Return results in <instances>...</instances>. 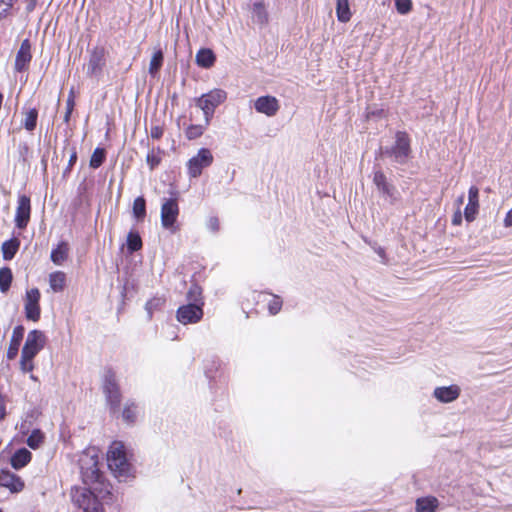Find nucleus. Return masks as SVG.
Listing matches in <instances>:
<instances>
[{
	"instance_id": "obj_36",
	"label": "nucleus",
	"mask_w": 512,
	"mask_h": 512,
	"mask_svg": "<svg viewBox=\"0 0 512 512\" xmlns=\"http://www.w3.org/2000/svg\"><path fill=\"white\" fill-rule=\"evenodd\" d=\"M105 159L106 150L104 148L97 147L90 158L89 165L91 168L97 169L104 163Z\"/></svg>"
},
{
	"instance_id": "obj_20",
	"label": "nucleus",
	"mask_w": 512,
	"mask_h": 512,
	"mask_svg": "<svg viewBox=\"0 0 512 512\" xmlns=\"http://www.w3.org/2000/svg\"><path fill=\"white\" fill-rule=\"evenodd\" d=\"M216 61V55L210 48H201L195 56L196 64L204 69L211 68Z\"/></svg>"
},
{
	"instance_id": "obj_26",
	"label": "nucleus",
	"mask_w": 512,
	"mask_h": 512,
	"mask_svg": "<svg viewBox=\"0 0 512 512\" xmlns=\"http://www.w3.org/2000/svg\"><path fill=\"white\" fill-rule=\"evenodd\" d=\"M66 284V274L62 271H55L49 275V285L54 292L64 290Z\"/></svg>"
},
{
	"instance_id": "obj_57",
	"label": "nucleus",
	"mask_w": 512,
	"mask_h": 512,
	"mask_svg": "<svg viewBox=\"0 0 512 512\" xmlns=\"http://www.w3.org/2000/svg\"><path fill=\"white\" fill-rule=\"evenodd\" d=\"M24 429L29 430V427L25 426V423H22L21 430L24 432Z\"/></svg>"
},
{
	"instance_id": "obj_12",
	"label": "nucleus",
	"mask_w": 512,
	"mask_h": 512,
	"mask_svg": "<svg viewBox=\"0 0 512 512\" xmlns=\"http://www.w3.org/2000/svg\"><path fill=\"white\" fill-rule=\"evenodd\" d=\"M40 297L41 295L38 288H32L26 291L24 311L27 320L37 322L40 319Z\"/></svg>"
},
{
	"instance_id": "obj_6",
	"label": "nucleus",
	"mask_w": 512,
	"mask_h": 512,
	"mask_svg": "<svg viewBox=\"0 0 512 512\" xmlns=\"http://www.w3.org/2000/svg\"><path fill=\"white\" fill-rule=\"evenodd\" d=\"M103 392L112 410H117L121 403V392L117 383L116 374L111 369L105 370L103 376Z\"/></svg>"
},
{
	"instance_id": "obj_49",
	"label": "nucleus",
	"mask_w": 512,
	"mask_h": 512,
	"mask_svg": "<svg viewBox=\"0 0 512 512\" xmlns=\"http://www.w3.org/2000/svg\"><path fill=\"white\" fill-rule=\"evenodd\" d=\"M76 161H77V151L75 148H73L72 153L70 154L68 165H67L66 169L64 170V176L66 174L70 173V171H71L72 167L74 166V164L76 163Z\"/></svg>"
},
{
	"instance_id": "obj_43",
	"label": "nucleus",
	"mask_w": 512,
	"mask_h": 512,
	"mask_svg": "<svg viewBox=\"0 0 512 512\" xmlns=\"http://www.w3.org/2000/svg\"><path fill=\"white\" fill-rule=\"evenodd\" d=\"M33 360H34V358H32V357L26 358V357H24V355L21 354L20 369L23 373H28V372L33 371V369H34Z\"/></svg>"
},
{
	"instance_id": "obj_19",
	"label": "nucleus",
	"mask_w": 512,
	"mask_h": 512,
	"mask_svg": "<svg viewBox=\"0 0 512 512\" xmlns=\"http://www.w3.org/2000/svg\"><path fill=\"white\" fill-rule=\"evenodd\" d=\"M24 333H25V328L23 325H17L16 327H14L12 336L10 339V344H9V347L7 350V358L9 360H12L17 356L19 347H20L21 342L24 337Z\"/></svg>"
},
{
	"instance_id": "obj_32",
	"label": "nucleus",
	"mask_w": 512,
	"mask_h": 512,
	"mask_svg": "<svg viewBox=\"0 0 512 512\" xmlns=\"http://www.w3.org/2000/svg\"><path fill=\"white\" fill-rule=\"evenodd\" d=\"M165 302L166 300L164 297H153L146 302L145 310L147 312L148 320L152 319L153 313L160 310L164 306Z\"/></svg>"
},
{
	"instance_id": "obj_53",
	"label": "nucleus",
	"mask_w": 512,
	"mask_h": 512,
	"mask_svg": "<svg viewBox=\"0 0 512 512\" xmlns=\"http://www.w3.org/2000/svg\"><path fill=\"white\" fill-rule=\"evenodd\" d=\"M461 222H462V214H461L460 209L458 208V210L454 213V215L452 217V224L460 225Z\"/></svg>"
},
{
	"instance_id": "obj_24",
	"label": "nucleus",
	"mask_w": 512,
	"mask_h": 512,
	"mask_svg": "<svg viewBox=\"0 0 512 512\" xmlns=\"http://www.w3.org/2000/svg\"><path fill=\"white\" fill-rule=\"evenodd\" d=\"M69 253L68 243L61 241L56 248L51 251V261L56 265H61L67 258Z\"/></svg>"
},
{
	"instance_id": "obj_41",
	"label": "nucleus",
	"mask_w": 512,
	"mask_h": 512,
	"mask_svg": "<svg viewBox=\"0 0 512 512\" xmlns=\"http://www.w3.org/2000/svg\"><path fill=\"white\" fill-rule=\"evenodd\" d=\"M395 7L398 13L405 15L409 13L412 9V1L411 0H394Z\"/></svg>"
},
{
	"instance_id": "obj_23",
	"label": "nucleus",
	"mask_w": 512,
	"mask_h": 512,
	"mask_svg": "<svg viewBox=\"0 0 512 512\" xmlns=\"http://www.w3.org/2000/svg\"><path fill=\"white\" fill-rule=\"evenodd\" d=\"M19 247L20 240L16 237L4 241L1 245L3 259L6 261L12 260L17 254Z\"/></svg>"
},
{
	"instance_id": "obj_60",
	"label": "nucleus",
	"mask_w": 512,
	"mask_h": 512,
	"mask_svg": "<svg viewBox=\"0 0 512 512\" xmlns=\"http://www.w3.org/2000/svg\"><path fill=\"white\" fill-rule=\"evenodd\" d=\"M0 512H3L2 509H0Z\"/></svg>"
},
{
	"instance_id": "obj_40",
	"label": "nucleus",
	"mask_w": 512,
	"mask_h": 512,
	"mask_svg": "<svg viewBox=\"0 0 512 512\" xmlns=\"http://www.w3.org/2000/svg\"><path fill=\"white\" fill-rule=\"evenodd\" d=\"M124 421L134 423L136 420V406L134 403L126 404L122 413Z\"/></svg>"
},
{
	"instance_id": "obj_56",
	"label": "nucleus",
	"mask_w": 512,
	"mask_h": 512,
	"mask_svg": "<svg viewBox=\"0 0 512 512\" xmlns=\"http://www.w3.org/2000/svg\"><path fill=\"white\" fill-rule=\"evenodd\" d=\"M463 201H464V195H461L460 197H458L457 202L459 205L462 204Z\"/></svg>"
},
{
	"instance_id": "obj_59",
	"label": "nucleus",
	"mask_w": 512,
	"mask_h": 512,
	"mask_svg": "<svg viewBox=\"0 0 512 512\" xmlns=\"http://www.w3.org/2000/svg\"><path fill=\"white\" fill-rule=\"evenodd\" d=\"M30 378L35 381L37 380V377H35L33 374L30 376Z\"/></svg>"
},
{
	"instance_id": "obj_54",
	"label": "nucleus",
	"mask_w": 512,
	"mask_h": 512,
	"mask_svg": "<svg viewBox=\"0 0 512 512\" xmlns=\"http://www.w3.org/2000/svg\"><path fill=\"white\" fill-rule=\"evenodd\" d=\"M504 226L512 227V208L506 213L504 218Z\"/></svg>"
},
{
	"instance_id": "obj_13",
	"label": "nucleus",
	"mask_w": 512,
	"mask_h": 512,
	"mask_svg": "<svg viewBox=\"0 0 512 512\" xmlns=\"http://www.w3.org/2000/svg\"><path fill=\"white\" fill-rule=\"evenodd\" d=\"M177 320L186 325L199 322L203 317V309L200 304L188 303L177 309Z\"/></svg>"
},
{
	"instance_id": "obj_34",
	"label": "nucleus",
	"mask_w": 512,
	"mask_h": 512,
	"mask_svg": "<svg viewBox=\"0 0 512 512\" xmlns=\"http://www.w3.org/2000/svg\"><path fill=\"white\" fill-rule=\"evenodd\" d=\"M142 248V239L138 232L130 231L127 235V249L134 253Z\"/></svg>"
},
{
	"instance_id": "obj_3",
	"label": "nucleus",
	"mask_w": 512,
	"mask_h": 512,
	"mask_svg": "<svg viewBox=\"0 0 512 512\" xmlns=\"http://www.w3.org/2000/svg\"><path fill=\"white\" fill-rule=\"evenodd\" d=\"M83 483L88 487L104 485V476L98 468V455H84L79 460Z\"/></svg>"
},
{
	"instance_id": "obj_35",
	"label": "nucleus",
	"mask_w": 512,
	"mask_h": 512,
	"mask_svg": "<svg viewBox=\"0 0 512 512\" xmlns=\"http://www.w3.org/2000/svg\"><path fill=\"white\" fill-rule=\"evenodd\" d=\"M187 300L189 301V303H196V304H200L201 307L203 306V302H202V288L196 284V283H193L188 292H187Z\"/></svg>"
},
{
	"instance_id": "obj_21",
	"label": "nucleus",
	"mask_w": 512,
	"mask_h": 512,
	"mask_svg": "<svg viewBox=\"0 0 512 512\" xmlns=\"http://www.w3.org/2000/svg\"><path fill=\"white\" fill-rule=\"evenodd\" d=\"M32 459V453L26 448H20L11 456V466L19 470L25 467Z\"/></svg>"
},
{
	"instance_id": "obj_15",
	"label": "nucleus",
	"mask_w": 512,
	"mask_h": 512,
	"mask_svg": "<svg viewBox=\"0 0 512 512\" xmlns=\"http://www.w3.org/2000/svg\"><path fill=\"white\" fill-rule=\"evenodd\" d=\"M254 108L258 113L273 117L280 109L279 101L276 97L265 95L258 97L254 102Z\"/></svg>"
},
{
	"instance_id": "obj_25",
	"label": "nucleus",
	"mask_w": 512,
	"mask_h": 512,
	"mask_svg": "<svg viewBox=\"0 0 512 512\" xmlns=\"http://www.w3.org/2000/svg\"><path fill=\"white\" fill-rule=\"evenodd\" d=\"M438 504L439 502L435 497L419 498L416 501V512H435Z\"/></svg>"
},
{
	"instance_id": "obj_14",
	"label": "nucleus",
	"mask_w": 512,
	"mask_h": 512,
	"mask_svg": "<svg viewBox=\"0 0 512 512\" xmlns=\"http://www.w3.org/2000/svg\"><path fill=\"white\" fill-rule=\"evenodd\" d=\"M31 215V199L29 196L22 194L18 196L17 207L15 213V226L18 229H25L30 221Z\"/></svg>"
},
{
	"instance_id": "obj_45",
	"label": "nucleus",
	"mask_w": 512,
	"mask_h": 512,
	"mask_svg": "<svg viewBox=\"0 0 512 512\" xmlns=\"http://www.w3.org/2000/svg\"><path fill=\"white\" fill-rule=\"evenodd\" d=\"M15 0H0V18L7 15Z\"/></svg>"
},
{
	"instance_id": "obj_37",
	"label": "nucleus",
	"mask_w": 512,
	"mask_h": 512,
	"mask_svg": "<svg viewBox=\"0 0 512 512\" xmlns=\"http://www.w3.org/2000/svg\"><path fill=\"white\" fill-rule=\"evenodd\" d=\"M208 125L191 124L185 130V135L189 140H195L201 137Z\"/></svg>"
},
{
	"instance_id": "obj_42",
	"label": "nucleus",
	"mask_w": 512,
	"mask_h": 512,
	"mask_svg": "<svg viewBox=\"0 0 512 512\" xmlns=\"http://www.w3.org/2000/svg\"><path fill=\"white\" fill-rule=\"evenodd\" d=\"M282 308V300L279 296L274 295L268 303V310L271 315H276Z\"/></svg>"
},
{
	"instance_id": "obj_31",
	"label": "nucleus",
	"mask_w": 512,
	"mask_h": 512,
	"mask_svg": "<svg viewBox=\"0 0 512 512\" xmlns=\"http://www.w3.org/2000/svg\"><path fill=\"white\" fill-rule=\"evenodd\" d=\"M37 120H38V110L36 108L28 109L25 112V117L22 121L23 127L29 131L32 132L35 130L37 126Z\"/></svg>"
},
{
	"instance_id": "obj_29",
	"label": "nucleus",
	"mask_w": 512,
	"mask_h": 512,
	"mask_svg": "<svg viewBox=\"0 0 512 512\" xmlns=\"http://www.w3.org/2000/svg\"><path fill=\"white\" fill-rule=\"evenodd\" d=\"M164 62V54L161 49L155 51L151 57L149 64V73L151 76H156L160 71Z\"/></svg>"
},
{
	"instance_id": "obj_1",
	"label": "nucleus",
	"mask_w": 512,
	"mask_h": 512,
	"mask_svg": "<svg viewBox=\"0 0 512 512\" xmlns=\"http://www.w3.org/2000/svg\"><path fill=\"white\" fill-rule=\"evenodd\" d=\"M382 155L390 157L397 164L404 165L412 154L411 139L405 131H397L391 147L380 148Z\"/></svg>"
},
{
	"instance_id": "obj_17",
	"label": "nucleus",
	"mask_w": 512,
	"mask_h": 512,
	"mask_svg": "<svg viewBox=\"0 0 512 512\" xmlns=\"http://www.w3.org/2000/svg\"><path fill=\"white\" fill-rule=\"evenodd\" d=\"M32 59L31 55V43L29 39H25L22 41L20 48L16 54L15 59V70L17 72H23L27 70L29 63Z\"/></svg>"
},
{
	"instance_id": "obj_18",
	"label": "nucleus",
	"mask_w": 512,
	"mask_h": 512,
	"mask_svg": "<svg viewBox=\"0 0 512 512\" xmlns=\"http://www.w3.org/2000/svg\"><path fill=\"white\" fill-rule=\"evenodd\" d=\"M434 397L442 403H450L460 395V388L457 385L442 386L435 388Z\"/></svg>"
},
{
	"instance_id": "obj_5",
	"label": "nucleus",
	"mask_w": 512,
	"mask_h": 512,
	"mask_svg": "<svg viewBox=\"0 0 512 512\" xmlns=\"http://www.w3.org/2000/svg\"><path fill=\"white\" fill-rule=\"evenodd\" d=\"M226 98V91L222 89H213L196 99V106H198L203 111L206 125H209L214 115L215 109L220 104H222Z\"/></svg>"
},
{
	"instance_id": "obj_46",
	"label": "nucleus",
	"mask_w": 512,
	"mask_h": 512,
	"mask_svg": "<svg viewBox=\"0 0 512 512\" xmlns=\"http://www.w3.org/2000/svg\"><path fill=\"white\" fill-rule=\"evenodd\" d=\"M207 228L214 233L218 232L220 229L219 219L215 216L210 217L207 221Z\"/></svg>"
},
{
	"instance_id": "obj_10",
	"label": "nucleus",
	"mask_w": 512,
	"mask_h": 512,
	"mask_svg": "<svg viewBox=\"0 0 512 512\" xmlns=\"http://www.w3.org/2000/svg\"><path fill=\"white\" fill-rule=\"evenodd\" d=\"M105 48L95 46L89 52V60L87 63L86 74L88 77L98 78L106 65Z\"/></svg>"
},
{
	"instance_id": "obj_51",
	"label": "nucleus",
	"mask_w": 512,
	"mask_h": 512,
	"mask_svg": "<svg viewBox=\"0 0 512 512\" xmlns=\"http://www.w3.org/2000/svg\"><path fill=\"white\" fill-rule=\"evenodd\" d=\"M218 366H219V361L218 360H212V366L209 368L208 366H206V369H205V374L208 378H213V370H217L218 369Z\"/></svg>"
},
{
	"instance_id": "obj_39",
	"label": "nucleus",
	"mask_w": 512,
	"mask_h": 512,
	"mask_svg": "<svg viewBox=\"0 0 512 512\" xmlns=\"http://www.w3.org/2000/svg\"><path fill=\"white\" fill-rule=\"evenodd\" d=\"M479 203L469 202L464 209V216L467 222L474 221L476 214L478 213Z\"/></svg>"
},
{
	"instance_id": "obj_28",
	"label": "nucleus",
	"mask_w": 512,
	"mask_h": 512,
	"mask_svg": "<svg viewBox=\"0 0 512 512\" xmlns=\"http://www.w3.org/2000/svg\"><path fill=\"white\" fill-rule=\"evenodd\" d=\"M133 217L137 221H143L146 217V200L143 196L135 198L132 207Z\"/></svg>"
},
{
	"instance_id": "obj_38",
	"label": "nucleus",
	"mask_w": 512,
	"mask_h": 512,
	"mask_svg": "<svg viewBox=\"0 0 512 512\" xmlns=\"http://www.w3.org/2000/svg\"><path fill=\"white\" fill-rule=\"evenodd\" d=\"M43 433L40 429H35L29 435L27 439V445L32 449H37L40 444L43 442Z\"/></svg>"
},
{
	"instance_id": "obj_50",
	"label": "nucleus",
	"mask_w": 512,
	"mask_h": 512,
	"mask_svg": "<svg viewBox=\"0 0 512 512\" xmlns=\"http://www.w3.org/2000/svg\"><path fill=\"white\" fill-rule=\"evenodd\" d=\"M373 249L379 255V257L381 258V262L383 264H387L388 263V259H387V256H386L384 248L375 245V246H373Z\"/></svg>"
},
{
	"instance_id": "obj_11",
	"label": "nucleus",
	"mask_w": 512,
	"mask_h": 512,
	"mask_svg": "<svg viewBox=\"0 0 512 512\" xmlns=\"http://www.w3.org/2000/svg\"><path fill=\"white\" fill-rule=\"evenodd\" d=\"M179 215V206L176 198L165 199L161 206V224L165 229L175 231V223Z\"/></svg>"
},
{
	"instance_id": "obj_44",
	"label": "nucleus",
	"mask_w": 512,
	"mask_h": 512,
	"mask_svg": "<svg viewBox=\"0 0 512 512\" xmlns=\"http://www.w3.org/2000/svg\"><path fill=\"white\" fill-rule=\"evenodd\" d=\"M74 105H75L74 98H73V96L70 95L66 102V112H65V115L63 118L65 123H68L70 121V117L73 112Z\"/></svg>"
},
{
	"instance_id": "obj_4",
	"label": "nucleus",
	"mask_w": 512,
	"mask_h": 512,
	"mask_svg": "<svg viewBox=\"0 0 512 512\" xmlns=\"http://www.w3.org/2000/svg\"><path fill=\"white\" fill-rule=\"evenodd\" d=\"M108 467L119 476H126L130 469L127 460L124 444L120 441H114L109 447L107 453Z\"/></svg>"
},
{
	"instance_id": "obj_55",
	"label": "nucleus",
	"mask_w": 512,
	"mask_h": 512,
	"mask_svg": "<svg viewBox=\"0 0 512 512\" xmlns=\"http://www.w3.org/2000/svg\"><path fill=\"white\" fill-rule=\"evenodd\" d=\"M36 0H32V3H30L27 7L29 11H32L35 8Z\"/></svg>"
},
{
	"instance_id": "obj_7",
	"label": "nucleus",
	"mask_w": 512,
	"mask_h": 512,
	"mask_svg": "<svg viewBox=\"0 0 512 512\" xmlns=\"http://www.w3.org/2000/svg\"><path fill=\"white\" fill-rule=\"evenodd\" d=\"M373 183L377 190L390 204H395L400 200L398 189L388 181L386 175L381 170H377L373 174Z\"/></svg>"
},
{
	"instance_id": "obj_48",
	"label": "nucleus",
	"mask_w": 512,
	"mask_h": 512,
	"mask_svg": "<svg viewBox=\"0 0 512 512\" xmlns=\"http://www.w3.org/2000/svg\"><path fill=\"white\" fill-rule=\"evenodd\" d=\"M468 201L479 203V190L476 186H471L468 191Z\"/></svg>"
},
{
	"instance_id": "obj_2",
	"label": "nucleus",
	"mask_w": 512,
	"mask_h": 512,
	"mask_svg": "<svg viewBox=\"0 0 512 512\" xmlns=\"http://www.w3.org/2000/svg\"><path fill=\"white\" fill-rule=\"evenodd\" d=\"M97 490V487H75L71 491L72 502L84 512H103L102 504L95 494Z\"/></svg>"
},
{
	"instance_id": "obj_8",
	"label": "nucleus",
	"mask_w": 512,
	"mask_h": 512,
	"mask_svg": "<svg viewBox=\"0 0 512 512\" xmlns=\"http://www.w3.org/2000/svg\"><path fill=\"white\" fill-rule=\"evenodd\" d=\"M213 163V155L208 148H201L198 153L189 159L187 163L188 174L192 178L201 175L204 168L209 167Z\"/></svg>"
},
{
	"instance_id": "obj_52",
	"label": "nucleus",
	"mask_w": 512,
	"mask_h": 512,
	"mask_svg": "<svg viewBox=\"0 0 512 512\" xmlns=\"http://www.w3.org/2000/svg\"><path fill=\"white\" fill-rule=\"evenodd\" d=\"M6 404L4 397L0 394V422L6 417Z\"/></svg>"
},
{
	"instance_id": "obj_16",
	"label": "nucleus",
	"mask_w": 512,
	"mask_h": 512,
	"mask_svg": "<svg viewBox=\"0 0 512 512\" xmlns=\"http://www.w3.org/2000/svg\"><path fill=\"white\" fill-rule=\"evenodd\" d=\"M0 486L8 489L11 493H19L23 490L25 485L20 476L8 469H1Z\"/></svg>"
},
{
	"instance_id": "obj_22",
	"label": "nucleus",
	"mask_w": 512,
	"mask_h": 512,
	"mask_svg": "<svg viewBox=\"0 0 512 512\" xmlns=\"http://www.w3.org/2000/svg\"><path fill=\"white\" fill-rule=\"evenodd\" d=\"M252 20L261 27L268 23L269 16L263 1H257L253 4Z\"/></svg>"
},
{
	"instance_id": "obj_47",
	"label": "nucleus",
	"mask_w": 512,
	"mask_h": 512,
	"mask_svg": "<svg viewBox=\"0 0 512 512\" xmlns=\"http://www.w3.org/2000/svg\"><path fill=\"white\" fill-rule=\"evenodd\" d=\"M164 129L160 125H154L151 127L150 136L152 139H160L163 136Z\"/></svg>"
},
{
	"instance_id": "obj_33",
	"label": "nucleus",
	"mask_w": 512,
	"mask_h": 512,
	"mask_svg": "<svg viewBox=\"0 0 512 512\" xmlns=\"http://www.w3.org/2000/svg\"><path fill=\"white\" fill-rule=\"evenodd\" d=\"M164 153V151L160 148H152L147 156H146V163L148 164L150 170H154L160 163H161V155Z\"/></svg>"
},
{
	"instance_id": "obj_30",
	"label": "nucleus",
	"mask_w": 512,
	"mask_h": 512,
	"mask_svg": "<svg viewBox=\"0 0 512 512\" xmlns=\"http://www.w3.org/2000/svg\"><path fill=\"white\" fill-rule=\"evenodd\" d=\"M13 281L12 270L5 266L0 268V291L2 293L8 292Z\"/></svg>"
},
{
	"instance_id": "obj_58",
	"label": "nucleus",
	"mask_w": 512,
	"mask_h": 512,
	"mask_svg": "<svg viewBox=\"0 0 512 512\" xmlns=\"http://www.w3.org/2000/svg\"><path fill=\"white\" fill-rule=\"evenodd\" d=\"M24 429L29 430V427L25 426V423H22L21 430L24 432Z\"/></svg>"
},
{
	"instance_id": "obj_27",
	"label": "nucleus",
	"mask_w": 512,
	"mask_h": 512,
	"mask_svg": "<svg viewBox=\"0 0 512 512\" xmlns=\"http://www.w3.org/2000/svg\"><path fill=\"white\" fill-rule=\"evenodd\" d=\"M336 15L339 22L347 23L351 19L349 0H337Z\"/></svg>"
},
{
	"instance_id": "obj_9",
	"label": "nucleus",
	"mask_w": 512,
	"mask_h": 512,
	"mask_svg": "<svg viewBox=\"0 0 512 512\" xmlns=\"http://www.w3.org/2000/svg\"><path fill=\"white\" fill-rule=\"evenodd\" d=\"M45 344L46 336L44 332L38 329L31 330L27 335L21 354L26 358H35Z\"/></svg>"
}]
</instances>
